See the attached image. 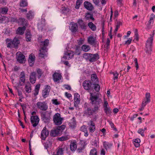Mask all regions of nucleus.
<instances>
[{
	"instance_id": "4",
	"label": "nucleus",
	"mask_w": 155,
	"mask_h": 155,
	"mask_svg": "<svg viewBox=\"0 0 155 155\" xmlns=\"http://www.w3.org/2000/svg\"><path fill=\"white\" fill-rule=\"evenodd\" d=\"M93 84L91 81L85 80L83 83V86L85 90L89 92L93 89L94 84Z\"/></svg>"
},
{
	"instance_id": "48",
	"label": "nucleus",
	"mask_w": 155,
	"mask_h": 155,
	"mask_svg": "<svg viewBox=\"0 0 155 155\" xmlns=\"http://www.w3.org/2000/svg\"><path fill=\"white\" fill-rule=\"evenodd\" d=\"M97 152L96 149L94 148L91 149L90 152V155H97Z\"/></svg>"
},
{
	"instance_id": "45",
	"label": "nucleus",
	"mask_w": 155,
	"mask_h": 155,
	"mask_svg": "<svg viewBox=\"0 0 155 155\" xmlns=\"http://www.w3.org/2000/svg\"><path fill=\"white\" fill-rule=\"evenodd\" d=\"M8 18L5 16L0 17V23H2L4 21H8Z\"/></svg>"
},
{
	"instance_id": "43",
	"label": "nucleus",
	"mask_w": 155,
	"mask_h": 155,
	"mask_svg": "<svg viewBox=\"0 0 155 155\" xmlns=\"http://www.w3.org/2000/svg\"><path fill=\"white\" fill-rule=\"evenodd\" d=\"M64 150L63 148H60L57 150L56 154L54 153L52 155H63V154Z\"/></svg>"
},
{
	"instance_id": "39",
	"label": "nucleus",
	"mask_w": 155,
	"mask_h": 155,
	"mask_svg": "<svg viewBox=\"0 0 155 155\" xmlns=\"http://www.w3.org/2000/svg\"><path fill=\"white\" fill-rule=\"evenodd\" d=\"M103 145L104 147L106 150L110 148L112 146V145L111 143L105 141L103 142Z\"/></svg>"
},
{
	"instance_id": "32",
	"label": "nucleus",
	"mask_w": 155,
	"mask_h": 155,
	"mask_svg": "<svg viewBox=\"0 0 155 155\" xmlns=\"http://www.w3.org/2000/svg\"><path fill=\"white\" fill-rule=\"evenodd\" d=\"M91 55H92V54L85 53L83 54V57L85 60L88 61H90Z\"/></svg>"
},
{
	"instance_id": "64",
	"label": "nucleus",
	"mask_w": 155,
	"mask_h": 155,
	"mask_svg": "<svg viewBox=\"0 0 155 155\" xmlns=\"http://www.w3.org/2000/svg\"><path fill=\"white\" fill-rule=\"evenodd\" d=\"M101 155H105V152L104 149H102L100 153Z\"/></svg>"
},
{
	"instance_id": "13",
	"label": "nucleus",
	"mask_w": 155,
	"mask_h": 155,
	"mask_svg": "<svg viewBox=\"0 0 155 155\" xmlns=\"http://www.w3.org/2000/svg\"><path fill=\"white\" fill-rule=\"evenodd\" d=\"M20 78L19 80V86L23 85L25 81V73L23 71L21 73L19 76Z\"/></svg>"
},
{
	"instance_id": "28",
	"label": "nucleus",
	"mask_w": 155,
	"mask_h": 155,
	"mask_svg": "<svg viewBox=\"0 0 155 155\" xmlns=\"http://www.w3.org/2000/svg\"><path fill=\"white\" fill-rule=\"evenodd\" d=\"M25 89L26 92L28 93H30L31 91V84L29 82L27 83L25 86Z\"/></svg>"
},
{
	"instance_id": "30",
	"label": "nucleus",
	"mask_w": 155,
	"mask_h": 155,
	"mask_svg": "<svg viewBox=\"0 0 155 155\" xmlns=\"http://www.w3.org/2000/svg\"><path fill=\"white\" fill-rule=\"evenodd\" d=\"M70 138V136L68 135H66L63 136L61 137L58 138V140L61 141H66L68 140Z\"/></svg>"
},
{
	"instance_id": "6",
	"label": "nucleus",
	"mask_w": 155,
	"mask_h": 155,
	"mask_svg": "<svg viewBox=\"0 0 155 155\" xmlns=\"http://www.w3.org/2000/svg\"><path fill=\"white\" fill-rule=\"evenodd\" d=\"M38 108L42 111H46L48 108V106L45 102H38L37 104Z\"/></svg>"
},
{
	"instance_id": "12",
	"label": "nucleus",
	"mask_w": 155,
	"mask_h": 155,
	"mask_svg": "<svg viewBox=\"0 0 155 155\" xmlns=\"http://www.w3.org/2000/svg\"><path fill=\"white\" fill-rule=\"evenodd\" d=\"M74 55V52L71 51L66 52L64 56V58L66 59L69 60L73 58Z\"/></svg>"
},
{
	"instance_id": "23",
	"label": "nucleus",
	"mask_w": 155,
	"mask_h": 155,
	"mask_svg": "<svg viewBox=\"0 0 155 155\" xmlns=\"http://www.w3.org/2000/svg\"><path fill=\"white\" fill-rule=\"evenodd\" d=\"M70 150L72 151H75L77 148V142L75 141L71 142L70 145Z\"/></svg>"
},
{
	"instance_id": "50",
	"label": "nucleus",
	"mask_w": 155,
	"mask_h": 155,
	"mask_svg": "<svg viewBox=\"0 0 155 155\" xmlns=\"http://www.w3.org/2000/svg\"><path fill=\"white\" fill-rule=\"evenodd\" d=\"M93 84H94V88L95 90L97 92L99 91L100 89V86L99 85L94 83H93Z\"/></svg>"
},
{
	"instance_id": "5",
	"label": "nucleus",
	"mask_w": 155,
	"mask_h": 155,
	"mask_svg": "<svg viewBox=\"0 0 155 155\" xmlns=\"http://www.w3.org/2000/svg\"><path fill=\"white\" fill-rule=\"evenodd\" d=\"M63 118L61 117V114L59 113H56L53 116V120L55 124L59 125L62 124Z\"/></svg>"
},
{
	"instance_id": "56",
	"label": "nucleus",
	"mask_w": 155,
	"mask_h": 155,
	"mask_svg": "<svg viewBox=\"0 0 155 155\" xmlns=\"http://www.w3.org/2000/svg\"><path fill=\"white\" fill-rule=\"evenodd\" d=\"M69 9L66 8L65 7L62 8V11L64 13L66 14L69 12Z\"/></svg>"
},
{
	"instance_id": "34",
	"label": "nucleus",
	"mask_w": 155,
	"mask_h": 155,
	"mask_svg": "<svg viewBox=\"0 0 155 155\" xmlns=\"http://www.w3.org/2000/svg\"><path fill=\"white\" fill-rule=\"evenodd\" d=\"M31 35L30 31H28L25 34L26 40L27 41H30L31 39Z\"/></svg>"
},
{
	"instance_id": "29",
	"label": "nucleus",
	"mask_w": 155,
	"mask_h": 155,
	"mask_svg": "<svg viewBox=\"0 0 155 155\" xmlns=\"http://www.w3.org/2000/svg\"><path fill=\"white\" fill-rule=\"evenodd\" d=\"M12 40L14 48H18V45L20 43V41L17 38H15Z\"/></svg>"
},
{
	"instance_id": "44",
	"label": "nucleus",
	"mask_w": 155,
	"mask_h": 155,
	"mask_svg": "<svg viewBox=\"0 0 155 155\" xmlns=\"http://www.w3.org/2000/svg\"><path fill=\"white\" fill-rule=\"evenodd\" d=\"M85 18L87 20L91 19L93 21H94V19L93 17V15L89 13L87 14L85 16Z\"/></svg>"
},
{
	"instance_id": "61",
	"label": "nucleus",
	"mask_w": 155,
	"mask_h": 155,
	"mask_svg": "<svg viewBox=\"0 0 155 155\" xmlns=\"http://www.w3.org/2000/svg\"><path fill=\"white\" fill-rule=\"evenodd\" d=\"M132 40V39L131 38H129V39L125 42V44L129 45L130 44Z\"/></svg>"
},
{
	"instance_id": "46",
	"label": "nucleus",
	"mask_w": 155,
	"mask_h": 155,
	"mask_svg": "<svg viewBox=\"0 0 155 155\" xmlns=\"http://www.w3.org/2000/svg\"><path fill=\"white\" fill-rule=\"evenodd\" d=\"M37 74V76L38 79H39L41 77L42 74V70L39 68H38L36 70Z\"/></svg>"
},
{
	"instance_id": "22",
	"label": "nucleus",
	"mask_w": 155,
	"mask_h": 155,
	"mask_svg": "<svg viewBox=\"0 0 155 155\" xmlns=\"http://www.w3.org/2000/svg\"><path fill=\"white\" fill-rule=\"evenodd\" d=\"M60 131H59L58 129L57 128L54 130H51L50 133V135L51 137H55L60 135Z\"/></svg>"
},
{
	"instance_id": "31",
	"label": "nucleus",
	"mask_w": 155,
	"mask_h": 155,
	"mask_svg": "<svg viewBox=\"0 0 155 155\" xmlns=\"http://www.w3.org/2000/svg\"><path fill=\"white\" fill-rule=\"evenodd\" d=\"M88 26L89 28L93 31H95L96 30V27L92 22H89L88 24Z\"/></svg>"
},
{
	"instance_id": "10",
	"label": "nucleus",
	"mask_w": 155,
	"mask_h": 155,
	"mask_svg": "<svg viewBox=\"0 0 155 155\" xmlns=\"http://www.w3.org/2000/svg\"><path fill=\"white\" fill-rule=\"evenodd\" d=\"M49 132L46 127H44L41 132V138L42 140H45L48 136Z\"/></svg>"
},
{
	"instance_id": "14",
	"label": "nucleus",
	"mask_w": 155,
	"mask_h": 155,
	"mask_svg": "<svg viewBox=\"0 0 155 155\" xmlns=\"http://www.w3.org/2000/svg\"><path fill=\"white\" fill-rule=\"evenodd\" d=\"M62 76L59 73H54L53 75V79L55 82H59V81L61 80Z\"/></svg>"
},
{
	"instance_id": "36",
	"label": "nucleus",
	"mask_w": 155,
	"mask_h": 155,
	"mask_svg": "<svg viewBox=\"0 0 155 155\" xmlns=\"http://www.w3.org/2000/svg\"><path fill=\"white\" fill-rule=\"evenodd\" d=\"M133 140L136 147H138L140 146V140L139 139L137 138L134 140Z\"/></svg>"
},
{
	"instance_id": "35",
	"label": "nucleus",
	"mask_w": 155,
	"mask_h": 155,
	"mask_svg": "<svg viewBox=\"0 0 155 155\" xmlns=\"http://www.w3.org/2000/svg\"><path fill=\"white\" fill-rule=\"evenodd\" d=\"M81 49L82 51L84 52H88L90 49V47L88 45H82L81 47Z\"/></svg>"
},
{
	"instance_id": "19",
	"label": "nucleus",
	"mask_w": 155,
	"mask_h": 155,
	"mask_svg": "<svg viewBox=\"0 0 155 155\" xmlns=\"http://www.w3.org/2000/svg\"><path fill=\"white\" fill-rule=\"evenodd\" d=\"M92 55H91L90 62H95L99 58V57L97 53L95 54H92Z\"/></svg>"
},
{
	"instance_id": "20",
	"label": "nucleus",
	"mask_w": 155,
	"mask_h": 155,
	"mask_svg": "<svg viewBox=\"0 0 155 155\" xmlns=\"http://www.w3.org/2000/svg\"><path fill=\"white\" fill-rule=\"evenodd\" d=\"M88 125L89 127V130L90 131L91 133L94 132L95 130V127L93 121H90L89 123L88 124Z\"/></svg>"
},
{
	"instance_id": "55",
	"label": "nucleus",
	"mask_w": 155,
	"mask_h": 155,
	"mask_svg": "<svg viewBox=\"0 0 155 155\" xmlns=\"http://www.w3.org/2000/svg\"><path fill=\"white\" fill-rule=\"evenodd\" d=\"M80 130L81 131L85 132V131H87V129L86 126L85 125H83L80 128Z\"/></svg>"
},
{
	"instance_id": "25",
	"label": "nucleus",
	"mask_w": 155,
	"mask_h": 155,
	"mask_svg": "<svg viewBox=\"0 0 155 155\" xmlns=\"http://www.w3.org/2000/svg\"><path fill=\"white\" fill-rule=\"evenodd\" d=\"M25 29L26 27L25 26L22 27H19L17 30L16 33L18 34L22 35L24 34Z\"/></svg>"
},
{
	"instance_id": "21",
	"label": "nucleus",
	"mask_w": 155,
	"mask_h": 155,
	"mask_svg": "<svg viewBox=\"0 0 155 155\" xmlns=\"http://www.w3.org/2000/svg\"><path fill=\"white\" fill-rule=\"evenodd\" d=\"M6 44L8 48H14L12 40L11 39L7 38L5 40Z\"/></svg>"
},
{
	"instance_id": "26",
	"label": "nucleus",
	"mask_w": 155,
	"mask_h": 155,
	"mask_svg": "<svg viewBox=\"0 0 155 155\" xmlns=\"http://www.w3.org/2000/svg\"><path fill=\"white\" fill-rule=\"evenodd\" d=\"M40 52L39 54V56L41 58H44L47 56V51L46 50H40Z\"/></svg>"
},
{
	"instance_id": "63",
	"label": "nucleus",
	"mask_w": 155,
	"mask_h": 155,
	"mask_svg": "<svg viewBox=\"0 0 155 155\" xmlns=\"http://www.w3.org/2000/svg\"><path fill=\"white\" fill-rule=\"evenodd\" d=\"M150 94L149 93H147L146 94V99L150 100Z\"/></svg>"
},
{
	"instance_id": "8",
	"label": "nucleus",
	"mask_w": 155,
	"mask_h": 155,
	"mask_svg": "<svg viewBox=\"0 0 155 155\" xmlns=\"http://www.w3.org/2000/svg\"><path fill=\"white\" fill-rule=\"evenodd\" d=\"M16 57L17 61L19 63H23L26 60L25 56L20 52H17Z\"/></svg>"
},
{
	"instance_id": "58",
	"label": "nucleus",
	"mask_w": 155,
	"mask_h": 155,
	"mask_svg": "<svg viewBox=\"0 0 155 155\" xmlns=\"http://www.w3.org/2000/svg\"><path fill=\"white\" fill-rule=\"evenodd\" d=\"M114 75V79H117L118 78V74L117 73V72H113V73Z\"/></svg>"
},
{
	"instance_id": "16",
	"label": "nucleus",
	"mask_w": 155,
	"mask_h": 155,
	"mask_svg": "<svg viewBox=\"0 0 155 155\" xmlns=\"http://www.w3.org/2000/svg\"><path fill=\"white\" fill-rule=\"evenodd\" d=\"M78 23L79 25L80 28L83 30H86L87 29V26L85 24L82 19H79L78 21Z\"/></svg>"
},
{
	"instance_id": "52",
	"label": "nucleus",
	"mask_w": 155,
	"mask_h": 155,
	"mask_svg": "<svg viewBox=\"0 0 155 155\" xmlns=\"http://www.w3.org/2000/svg\"><path fill=\"white\" fill-rule=\"evenodd\" d=\"M144 130L142 129H139L138 131L137 132L141 134V135L143 136V137L144 136Z\"/></svg>"
},
{
	"instance_id": "47",
	"label": "nucleus",
	"mask_w": 155,
	"mask_h": 155,
	"mask_svg": "<svg viewBox=\"0 0 155 155\" xmlns=\"http://www.w3.org/2000/svg\"><path fill=\"white\" fill-rule=\"evenodd\" d=\"M80 98H74V106L75 107H77L80 103Z\"/></svg>"
},
{
	"instance_id": "33",
	"label": "nucleus",
	"mask_w": 155,
	"mask_h": 155,
	"mask_svg": "<svg viewBox=\"0 0 155 155\" xmlns=\"http://www.w3.org/2000/svg\"><path fill=\"white\" fill-rule=\"evenodd\" d=\"M8 11V8L7 7H2L0 8V13L3 15L6 14Z\"/></svg>"
},
{
	"instance_id": "49",
	"label": "nucleus",
	"mask_w": 155,
	"mask_h": 155,
	"mask_svg": "<svg viewBox=\"0 0 155 155\" xmlns=\"http://www.w3.org/2000/svg\"><path fill=\"white\" fill-rule=\"evenodd\" d=\"M65 126L64 125H62L61 126L58 127L57 129L59 131H60V134H61L63 130L65 128Z\"/></svg>"
},
{
	"instance_id": "51",
	"label": "nucleus",
	"mask_w": 155,
	"mask_h": 155,
	"mask_svg": "<svg viewBox=\"0 0 155 155\" xmlns=\"http://www.w3.org/2000/svg\"><path fill=\"white\" fill-rule=\"evenodd\" d=\"M104 111L107 114L110 115L111 113V110L110 109V107H108L104 109Z\"/></svg>"
},
{
	"instance_id": "7",
	"label": "nucleus",
	"mask_w": 155,
	"mask_h": 155,
	"mask_svg": "<svg viewBox=\"0 0 155 155\" xmlns=\"http://www.w3.org/2000/svg\"><path fill=\"white\" fill-rule=\"evenodd\" d=\"M30 120L32 126L36 127L38 124L39 119L37 116H32L31 117Z\"/></svg>"
},
{
	"instance_id": "9",
	"label": "nucleus",
	"mask_w": 155,
	"mask_h": 155,
	"mask_svg": "<svg viewBox=\"0 0 155 155\" xmlns=\"http://www.w3.org/2000/svg\"><path fill=\"white\" fill-rule=\"evenodd\" d=\"M51 87L48 85L45 86V88L42 91V95L43 97L46 98L49 94L50 91Z\"/></svg>"
},
{
	"instance_id": "40",
	"label": "nucleus",
	"mask_w": 155,
	"mask_h": 155,
	"mask_svg": "<svg viewBox=\"0 0 155 155\" xmlns=\"http://www.w3.org/2000/svg\"><path fill=\"white\" fill-rule=\"evenodd\" d=\"M18 23L21 25H24L26 24L25 19L24 18H20L18 21Z\"/></svg>"
},
{
	"instance_id": "17",
	"label": "nucleus",
	"mask_w": 155,
	"mask_h": 155,
	"mask_svg": "<svg viewBox=\"0 0 155 155\" xmlns=\"http://www.w3.org/2000/svg\"><path fill=\"white\" fill-rule=\"evenodd\" d=\"M36 73L34 72H32L30 74L29 80L31 83L32 84H34L35 82L36 81Z\"/></svg>"
},
{
	"instance_id": "53",
	"label": "nucleus",
	"mask_w": 155,
	"mask_h": 155,
	"mask_svg": "<svg viewBox=\"0 0 155 155\" xmlns=\"http://www.w3.org/2000/svg\"><path fill=\"white\" fill-rule=\"evenodd\" d=\"M84 39L82 38H80L79 40H77L78 44L79 45H82L84 43Z\"/></svg>"
},
{
	"instance_id": "15",
	"label": "nucleus",
	"mask_w": 155,
	"mask_h": 155,
	"mask_svg": "<svg viewBox=\"0 0 155 155\" xmlns=\"http://www.w3.org/2000/svg\"><path fill=\"white\" fill-rule=\"evenodd\" d=\"M84 6L85 8L89 11H92L94 9V7L92 4L87 1L84 2Z\"/></svg>"
},
{
	"instance_id": "60",
	"label": "nucleus",
	"mask_w": 155,
	"mask_h": 155,
	"mask_svg": "<svg viewBox=\"0 0 155 155\" xmlns=\"http://www.w3.org/2000/svg\"><path fill=\"white\" fill-rule=\"evenodd\" d=\"M103 106L104 107V109L106 108V107L107 108L109 107L108 106V103L106 101H104Z\"/></svg>"
},
{
	"instance_id": "11",
	"label": "nucleus",
	"mask_w": 155,
	"mask_h": 155,
	"mask_svg": "<svg viewBox=\"0 0 155 155\" xmlns=\"http://www.w3.org/2000/svg\"><path fill=\"white\" fill-rule=\"evenodd\" d=\"M49 43V40L48 39H45L43 41H41L40 46L41 49H42V50H46L47 51V47Z\"/></svg>"
},
{
	"instance_id": "41",
	"label": "nucleus",
	"mask_w": 155,
	"mask_h": 155,
	"mask_svg": "<svg viewBox=\"0 0 155 155\" xmlns=\"http://www.w3.org/2000/svg\"><path fill=\"white\" fill-rule=\"evenodd\" d=\"M28 5L27 0H21L20 6L21 7H24Z\"/></svg>"
},
{
	"instance_id": "42",
	"label": "nucleus",
	"mask_w": 155,
	"mask_h": 155,
	"mask_svg": "<svg viewBox=\"0 0 155 155\" xmlns=\"http://www.w3.org/2000/svg\"><path fill=\"white\" fill-rule=\"evenodd\" d=\"M40 84L37 85L35 88V93H34V95L36 96L37 95L38 93V92L40 89Z\"/></svg>"
},
{
	"instance_id": "2",
	"label": "nucleus",
	"mask_w": 155,
	"mask_h": 155,
	"mask_svg": "<svg viewBox=\"0 0 155 155\" xmlns=\"http://www.w3.org/2000/svg\"><path fill=\"white\" fill-rule=\"evenodd\" d=\"M51 112L48 111L43 112L41 113V119L45 123L49 122L51 119Z\"/></svg>"
},
{
	"instance_id": "37",
	"label": "nucleus",
	"mask_w": 155,
	"mask_h": 155,
	"mask_svg": "<svg viewBox=\"0 0 155 155\" xmlns=\"http://www.w3.org/2000/svg\"><path fill=\"white\" fill-rule=\"evenodd\" d=\"M34 15L31 11H29L26 14V17L28 19H32L34 17Z\"/></svg>"
},
{
	"instance_id": "27",
	"label": "nucleus",
	"mask_w": 155,
	"mask_h": 155,
	"mask_svg": "<svg viewBox=\"0 0 155 155\" xmlns=\"http://www.w3.org/2000/svg\"><path fill=\"white\" fill-rule=\"evenodd\" d=\"M95 39L93 36H90L88 38L87 41L90 45H94L95 43Z\"/></svg>"
},
{
	"instance_id": "18",
	"label": "nucleus",
	"mask_w": 155,
	"mask_h": 155,
	"mask_svg": "<svg viewBox=\"0 0 155 155\" xmlns=\"http://www.w3.org/2000/svg\"><path fill=\"white\" fill-rule=\"evenodd\" d=\"M69 29L72 32H76L78 30L77 24L74 22H71L70 24Z\"/></svg>"
},
{
	"instance_id": "57",
	"label": "nucleus",
	"mask_w": 155,
	"mask_h": 155,
	"mask_svg": "<svg viewBox=\"0 0 155 155\" xmlns=\"http://www.w3.org/2000/svg\"><path fill=\"white\" fill-rule=\"evenodd\" d=\"M134 61L135 62V64L136 68V69L137 70L138 68V64L137 63V58H135L134 59Z\"/></svg>"
},
{
	"instance_id": "54",
	"label": "nucleus",
	"mask_w": 155,
	"mask_h": 155,
	"mask_svg": "<svg viewBox=\"0 0 155 155\" xmlns=\"http://www.w3.org/2000/svg\"><path fill=\"white\" fill-rule=\"evenodd\" d=\"M52 102L53 104L55 105H58L60 104V103L56 99L52 100Z\"/></svg>"
},
{
	"instance_id": "3",
	"label": "nucleus",
	"mask_w": 155,
	"mask_h": 155,
	"mask_svg": "<svg viewBox=\"0 0 155 155\" xmlns=\"http://www.w3.org/2000/svg\"><path fill=\"white\" fill-rule=\"evenodd\" d=\"M154 35V33H153L152 35H150V36L148 38L147 41L146 43V52L148 53H150L152 51L151 46L153 40Z\"/></svg>"
},
{
	"instance_id": "1",
	"label": "nucleus",
	"mask_w": 155,
	"mask_h": 155,
	"mask_svg": "<svg viewBox=\"0 0 155 155\" xmlns=\"http://www.w3.org/2000/svg\"><path fill=\"white\" fill-rule=\"evenodd\" d=\"M90 99L91 101L92 104H94V108L92 107H87V108H85L84 110V114L88 116H90L92 115L94 113H95L98 109L100 106V104L101 103V100L99 98L97 95H91Z\"/></svg>"
},
{
	"instance_id": "24",
	"label": "nucleus",
	"mask_w": 155,
	"mask_h": 155,
	"mask_svg": "<svg viewBox=\"0 0 155 155\" xmlns=\"http://www.w3.org/2000/svg\"><path fill=\"white\" fill-rule=\"evenodd\" d=\"M28 62L29 65L31 66L33 64L35 61V56L31 54L29 55L28 58Z\"/></svg>"
},
{
	"instance_id": "62",
	"label": "nucleus",
	"mask_w": 155,
	"mask_h": 155,
	"mask_svg": "<svg viewBox=\"0 0 155 155\" xmlns=\"http://www.w3.org/2000/svg\"><path fill=\"white\" fill-rule=\"evenodd\" d=\"M16 89L17 92H18V96H21V97H22V93L21 91H19V89L17 87H16Z\"/></svg>"
},
{
	"instance_id": "59",
	"label": "nucleus",
	"mask_w": 155,
	"mask_h": 155,
	"mask_svg": "<svg viewBox=\"0 0 155 155\" xmlns=\"http://www.w3.org/2000/svg\"><path fill=\"white\" fill-rule=\"evenodd\" d=\"M73 122L71 123V124H72V125L71 126V127H74L75 125H76V122L75 118L74 117H73L72 118Z\"/></svg>"
},
{
	"instance_id": "38",
	"label": "nucleus",
	"mask_w": 155,
	"mask_h": 155,
	"mask_svg": "<svg viewBox=\"0 0 155 155\" xmlns=\"http://www.w3.org/2000/svg\"><path fill=\"white\" fill-rule=\"evenodd\" d=\"M91 80L94 83H96L98 81L97 77L96 74H93L91 75Z\"/></svg>"
}]
</instances>
